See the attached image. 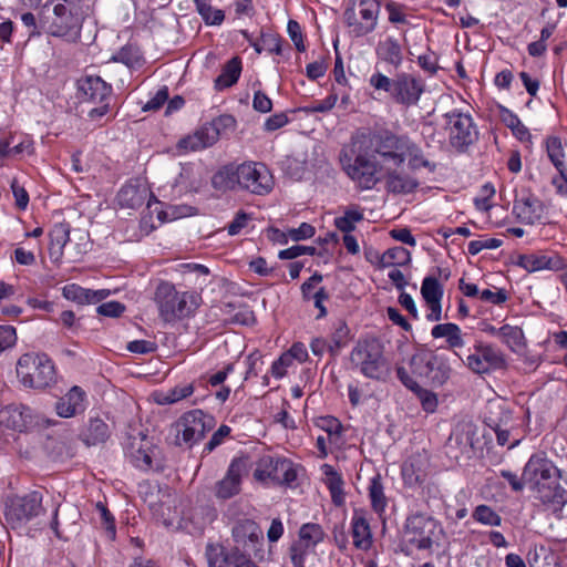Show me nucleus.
<instances>
[{
	"label": "nucleus",
	"mask_w": 567,
	"mask_h": 567,
	"mask_svg": "<svg viewBox=\"0 0 567 567\" xmlns=\"http://www.w3.org/2000/svg\"><path fill=\"white\" fill-rule=\"evenodd\" d=\"M357 144L362 151H371L383 163L402 165L406 159L412 169L426 167L434 171V165L424 158L422 150L408 136L395 135L389 131L373 132L362 128L357 132Z\"/></svg>",
	"instance_id": "f257e3e1"
},
{
	"label": "nucleus",
	"mask_w": 567,
	"mask_h": 567,
	"mask_svg": "<svg viewBox=\"0 0 567 567\" xmlns=\"http://www.w3.org/2000/svg\"><path fill=\"white\" fill-rule=\"evenodd\" d=\"M559 478L560 471L540 454L533 455L524 466V482L554 512L567 502V491L559 484Z\"/></svg>",
	"instance_id": "f03ea898"
},
{
	"label": "nucleus",
	"mask_w": 567,
	"mask_h": 567,
	"mask_svg": "<svg viewBox=\"0 0 567 567\" xmlns=\"http://www.w3.org/2000/svg\"><path fill=\"white\" fill-rule=\"evenodd\" d=\"M16 373L24 389L42 391L52 388L58 381L56 365L45 352H27L20 355Z\"/></svg>",
	"instance_id": "7ed1b4c3"
},
{
	"label": "nucleus",
	"mask_w": 567,
	"mask_h": 567,
	"mask_svg": "<svg viewBox=\"0 0 567 567\" xmlns=\"http://www.w3.org/2000/svg\"><path fill=\"white\" fill-rule=\"evenodd\" d=\"M52 11L47 32L58 38L76 39L80 37L84 12L82 0H50L42 7V12Z\"/></svg>",
	"instance_id": "20e7f679"
},
{
	"label": "nucleus",
	"mask_w": 567,
	"mask_h": 567,
	"mask_svg": "<svg viewBox=\"0 0 567 567\" xmlns=\"http://www.w3.org/2000/svg\"><path fill=\"white\" fill-rule=\"evenodd\" d=\"M198 295L194 291H178L169 281H161L154 293L159 317L165 322L188 317L197 307Z\"/></svg>",
	"instance_id": "39448f33"
},
{
	"label": "nucleus",
	"mask_w": 567,
	"mask_h": 567,
	"mask_svg": "<svg viewBox=\"0 0 567 567\" xmlns=\"http://www.w3.org/2000/svg\"><path fill=\"white\" fill-rule=\"evenodd\" d=\"M113 87L99 75H84L76 82V96L80 103L93 104L86 112L92 122H100L110 112Z\"/></svg>",
	"instance_id": "423d86ee"
},
{
	"label": "nucleus",
	"mask_w": 567,
	"mask_h": 567,
	"mask_svg": "<svg viewBox=\"0 0 567 567\" xmlns=\"http://www.w3.org/2000/svg\"><path fill=\"white\" fill-rule=\"evenodd\" d=\"M442 528L436 519L421 512L409 515L405 519L403 538L405 543L404 553L410 554L409 547L419 550L431 549Z\"/></svg>",
	"instance_id": "0eeeda50"
},
{
	"label": "nucleus",
	"mask_w": 567,
	"mask_h": 567,
	"mask_svg": "<svg viewBox=\"0 0 567 567\" xmlns=\"http://www.w3.org/2000/svg\"><path fill=\"white\" fill-rule=\"evenodd\" d=\"M300 465L284 456L264 455L254 471V477L260 483L270 480L274 484L295 487Z\"/></svg>",
	"instance_id": "6e6552de"
},
{
	"label": "nucleus",
	"mask_w": 567,
	"mask_h": 567,
	"mask_svg": "<svg viewBox=\"0 0 567 567\" xmlns=\"http://www.w3.org/2000/svg\"><path fill=\"white\" fill-rule=\"evenodd\" d=\"M216 424L215 417L200 409L187 411L176 422L179 445L193 447L198 444Z\"/></svg>",
	"instance_id": "1a4fd4ad"
},
{
	"label": "nucleus",
	"mask_w": 567,
	"mask_h": 567,
	"mask_svg": "<svg viewBox=\"0 0 567 567\" xmlns=\"http://www.w3.org/2000/svg\"><path fill=\"white\" fill-rule=\"evenodd\" d=\"M410 367L413 374L432 386H442L451 375L447 360L433 351L423 350L413 354Z\"/></svg>",
	"instance_id": "9d476101"
},
{
	"label": "nucleus",
	"mask_w": 567,
	"mask_h": 567,
	"mask_svg": "<svg viewBox=\"0 0 567 567\" xmlns=\"http://www.w3.org/2000/svg\"><path fill=\"white\" fill-rule=\"evenodd\" d=\"M42 493L32 491L24 496L9 498L6 503L4 518L12 527H20L22 524L38 517L43 513Z\"/></svg>",
	"instance_id": "9b49d317"
},
{
	"label": "nucleus",
	"mask_w": 567,
	"mask_h": 567,
	"mask_svg": "<svg viewBox=\"0 0 567 567\" xmlns=\"http://www.w3.org/2000/svg\"><path fill=\"white\" fill-rule=\"evenodd\" d=\"M360 357L361 372L367 378L380 380L388 372V363L383 357V346L377 338L363 339L357 349Z\"/></svg>",
	"instance_id": "f8f14e48"
},
{
	"label": "nucleus",
	"mask_w": 567,
	"mask_h": 567,
	"mask_svg": "<svg viewBox=\"0 0 567 567\" xmlns=\"http://www.w3.org/2000/svg\"><path fill=\"white\" fill-rule=\"evenodd\" d=\"M235 124L233 115H221L213 123L205 124L189 134L181 138L177 143V148L182 153L196 152L214 145L219 137V126H228Z\"/></svg>",
	"instance_id": "ddd939ff"
},
{
	"label": "nucleus",
	"mask_w": 567,
	"mask_h": 567,
	"mask_svg": "<svg viewBox=\"0 0 567 567\" xmlns=\"http://www.w3.org/2000/svg\"><path fill=\"white\" fill-rule=\"evenodd\" d=\"M239 188L256 195H267L272 190L274 178L269 168L259 162H245L238 165Z\"/></svg>",
	"instance_id": "4468645a"
},
{
	"label": "nucleus",
	"mask_w": 567,
	"mask_h": 567,
	"mask_svg": "<svg viewBox=\"0 0 567 567\" xmlns=\"http://www.w3.org/2000/svg\"><path fill=\"white\" fill-rule=\"evenodd\" d=\"M248 472L247 457H234L224 477L216 482L214 495L217 499L226 501L235 497L241 492L243 477Z\"/></svg>",
	"instance_id": "2eb2a0df"
},
{
	"label": "nucleus",
	"mask_w": 567,
	"mask_h": 567,
	"mask_svg": "<svg viewBox=\"0 0 567 567\" xmlns=\"http://www.w3.org/2000/svg\"><path fill=\"white\" fill-rule=\"evenodd\" d=\"M450 143L457 150H464L477 138V131L470 115L453 111L445 114Z\"/></svg>",
	"instance_id": "dca6fc26"
},
{
	"label": "nucleus",
	"mask_w": 567,
	"mask_h": 567,
	"mask_svg": "<svg viewBox=\"0 0 567 567\" xmlns=\"http://www.w3.org/2000/svg\"><path fill=\"white\" fill-rule=\"evenodd\" d=\"M231 537L236 544L252 549L255 557H262L264 533L254 519L240 518L236 520L231 527Z\"/></svg>",
	"instance_id": "f3484780"
},
{
	"label": "nucleus",
	"mask_w": 567,
	"mask_h": 567,
	"mask_svg": "<svg viewBox=\"0 0 567 567\" xmlns=\"http://www.w3.org/2000/svg\"><path fill=\"white\" fill-rule=\"evenodd\" d=\"M0 426L17 433H28L34 426L32 409L24 404H8L0 409Z\"/></svg>",
	"instance_id": "a211bd4d"
},
{
	"label": "nucleus",
	"mask_w": 567,
	"mask_h": 567,
	"mask_svg": "<svg viewBox=\"0 0 567 567\" xmlns=\"http://www.w3.org/2000/svg\"><path fill=\"white\" fill-rule=\"evenodd\" d=\"M467 367L477 374L503 369L506 365L504 354L492 346H477L466 359Z\"/></svg>",
	"instance_id": "6ab92c4d"
},
{
	"label": "nucleus",
	"mask_w": 567,
	"mask_h": 567,
	"mask_svg": "<svg viewBox=\"0 0 567 567\" xmlns=\"http://www.w3.org/2000/svg\"><path fill=\"white\" fill-rule=\"evenodd\" d=\"M357 154V187L371 189L381 179L382 166L375 153L362 151Z\"/></svg>",
	"instance_id": "aec40b11"
},
{
	"label": "nucleus",
	"mask_w": 567,
	"mask_h": 567,
	"mask_svg": "<svg viewBox=\"0 0 567 567\" xmlns=\"http://www.w3.org/2000/svg\"><path fill=\"white\" fill-rule=\"evenodd\" d=\"M152 447L153 443L147 435L140 433L138 436L131 439L125 449V455L134 467L148 471L153 464Z\"/></svg>",
	"instance_id": "412c9836"
},
{
	"label": "nucleus",
	"mask_w": 567,
	"mask_h": 567,
	"mask_svg": "<svg viewBox=\"0 0 567 567\" xmlns=\"http://www.w3.org/2000/svg\"><path fill=\"white\" fill-rule=\"evenodd\" d=\"M85 391L79 385H73L63 396L59 398L55 402V413L63 419L73 417L85 411Z\"/></svg>",
	"instance_id": "4be33fe9"
},
{
	"label": "nucleus",
	"mask_w": 567,
	"mask_h": 567,
	"mask_svg": "<svg viewBox=\"0 0 567 567\" xmlns=\"http://www.w3.org/2000/svg\"><path fill=\"white\" fill-rule=\"evenodd\" d=\"M422 89L416 80L408 74L398 75L393 80L392 96L402 104H414L420 99Z\"/></svg>",
	"instance_id": "5701e85b"
},
{
	"label": "nucleus",
	"mask_w": 567,
	"mask_h": 567,
	"mask_svg": "<svg viewBox=\"0 0 567 567\" xmlns=\"http://www.w3.org/2000/svg\"><path fill=\"white\" fill-rule=\"evenodd\" d=\"M176 271L183 276V285L190 289L203 290L209 284V269L200 264L184 262L176 266Z\"/></svg>",
	"instance_id": "b1692460"
},
{
	"label": "nucleus",
	"mask_w": 567,
	"mask_h": 567,
	"mask_svg": "<svg viewBox=\"0 0 567 567\" xmlns=\"http://www.w3.org/2000/svg\"><path fill=\"white\" fill-rule=\"evenodd\" d=\"M513 212L519 221L533 225L539 221L544 215V204L535 196H527L515 200Z\"/></svg>",
	"instance_id": "393cba45"
},
{
	"label": "nucleus",
	"mask_w": 567,
	"mask_h": 567,
	"mask_svg": "<svg viewBox=\"0 0 567 567\" xmlns=\"http://www.w3.org/2000/svg\"><path fill=\"white\" fill-rule=\"evenodd\" d=\"M313 424L328 434L330 445L341 449L346 444L344 432L347 427L339 419L332 415H321L313 419Z\"/></svg>",
	"instance_id": "a878e982"
},
{
	"label": "nucleus",
	"mask_w": 567,
	"mask_h": 567,
	"mask_svg": "<svg viewBox=\"0 0 567 567\" xmlns=\"http://www.w3.org/2000/svg\"><path fill=\"white\" fill-rule=\"evenodd\" d=\"M243 71V61L239 56L228 60L221 68L220 74L214 80V89L221 92L235 85Z\"/></svg>",
	"instance_id": "bb28decb"
},
{
	"label": "nucleus",
	"mask_w": 567,
	"mask_h": 567,
	"mask_svg": "<svg viewBox=\"0 0 567 567\" xmlns=\"http://www.w3.org/2000/svg\"><path fill=\"white\" fill-rule=\"evenodd\" d=\"M112 62L122 63L131 70H140L145 64V58L137 44L126 43L110 59Z\"/></svg>",
	"instance_id": "cd10ccee"
},
{
	"label": "nucleus",
	"mask_w": 567,
	"mask_h": 567,
	"mask_svg": "<svg viewBox=\"0 0 567 567\" xmlns=\"http://www.w3.org/2000/svg\"><path fill=\"white\" fill-rule=\"evenodd\" d=\"M361 21L357 23V35H363L374 30L380 11L377 0H360Z\"/></svg>",
	"instance_id": "c85d7f7f"
},
{
	"label": "nucleus",
	"mask_w": 567,
	"mask_h": 567,
	"mask_svg": "<svg viewBox=\"0 0 567 567\" xmlns=\"http://www.w3.org/2000/svg\"><path fill=\"white\" fill-rule=\"evenodd\" d=\"M105 290H91L72 284L63 288V296L81 305L95 303L106 297Z\"/></svg>",
	"instance_id": "c756f323"
},
{
	"label": "nucleus",
	"mask_w": 567,
	"mask_h": 567,
	"mask_svg": "<svg viewBox=\"0 0 567 567\" xmlns=\"http://www.w3.org/2000/svg\"><path fill=\"white\" fill-rule=\"evenodd\" d=\"M324 474V484L327 485L332 503L336 506H341L344 503L343 480L341 475L334 470L332 465H322Z\"/></svg>",
	"instance_id": "7c9ffc66"
},
{
	"label": "nucleus",
	"mask_w": 567,
	"mask_h": 567,
	"mask_svg": "<svg viewBox=\"0 0 567 567\" xmlns=\"http://www.w3.org/2000/svg\"><path fill=\"white\" fill-rule=\"evenodd\" d=\"M82 441L87 446H94L106 442L110 437L109 425L101 419H90L86 429L81 434Z\"/></svg>",
	"instance_id": "2f4dec72"
},
{
	"label": "nucleus",
	"mask_w": 567,
	"mask_h": 567,
	"mask_svg": "<svg viewBox=\"0 0 567 567\" xmlns=\"http://www.w3.org/2000/svg\"><path fill=\"white\" fill-rule=\"evenodd\" d=\"M419 183L416 179L398 171H389L385 179L386 190L393 194L412 193Z\"/></svg>",
	"instance_id": "473e14b6"
},
{
	"label": "nucleus",
	"mask_w": 567,
	"mask_h": 567,
	"mask_svg": "<svg viewBox=\"0 0 567 567\" xmlns=\"http://www.w3.org/2000/svg\"><path fill=\"white\" fill-rule=\"evenodd\" d=\"M118 196L121 202L130 208L141 207L146 198H148L147 206H150L151 199L155 198L152 192L133 185L122 187Z\"/></svg>",
	"instance_id": "72a5a7b5"
},
{
	"label": "nucleus",
	"mask_w": 567,
	"mask_h": 567,
	"mask_svg": "<svg viewBox=\"0 0 567 567\" xmlns=\"http://www.w3.org/2000/svg\"><path fill=\"white\" fill-rule=\"evenodd\" d=\"M212 184L217 190H234L239 188L238 166H224L212 178Z\"/></svg>",
	"instance_id": "f704fd0d"
},
{
	"label": "nucleus",
	"mask_w": 567,
	"mask_h": 567,
	"mask_svg": "<svg viewBox=\"0 0 567 567\" xmlns=\"http://www.w3.org/2000/svg\"><path fill=\"white\" fill-rule=\"evenodd\" d=\"M374 257L381 268L405 266L411 261L410 251L401 246L388 249L382 256L375 252Z\"/></svg>",
	"instance_id": "c9c22d12"
},
{
	"label": "nucleus",
	"mask_w": 567,
	"mask_h": 567,
	"mask_svg": "<svg viewBox=\"0 0 567 567\" xmlns=\"http://www.w3.org/2000/svg\"><path fill=\"white\" fill-rule=\"evenodd\" d=\"M334 226L344 234L343 244L348 252L354 255V236L350 234L354 229V208H349L343 216L336 217Z\"/></svg>",
	"instance_id": "e433bc0d"
},
{
	"label": "nucleus",
	"mask_w": 567,
	"mask_h": 567,
	"mask_svg": "<svg viewBox=\"0 0 567 567\" xmlns=\"http://www.w3.org/2000/svg\"><path fill=\"white\" fill-rule=\"evenodd\" d=\"M195 4L197 13L206 25H220L225 21V12L215 9L212 0H192Z\"/></svg>",
	"instance_id": "4c0bfd02"
},
{
	"label": "nucleus",
	"mask_w": 567,
	"mask_h": 567,
	"mask_svg": "<svg viewBox=\"0 0 567 567\" xmlns=\"http://www.w3.org/2000/svg\"><path fill=\"white\" fill-rule=\"evenodd\" d=\"M260 53L266 51L269 54L282 55L284 54V38L276 31L270 29L261 30L259 35Z\"/></svg>",
	"instance_id": "58836bf2"
},
{
	"label": "nucleus",
	"mask_w": 567,
	"mask_h": 567,
	"mask_svg": "<svg viewBox=\"0 0 567 567\" xmlns=\"http://www.w3.org/2000/svg\"><path fill=\"white\" fill-rule=\"evenodd\" d=\"M289 554L293 567H307L309 559L317 555L316 547L297 540L291 544Z\"/></svg>",
	"instance_id": "ea45409f"
},
{
	"label": "nucleus",
	"mask_w": 567,
	"mask_h": 567,
	"mask_svg": "<svg viewBox=\"0 0 567 567\" xmlns=\"http://www.w3.org/2000/svg\"><path fill=\"white\" fill-rule=\"evenodd\" d=\"M497 336L513 351H517L525 346L524 333L519 327L504 324L503 327L498 328Z\"/></svg>",
	"instance_id": "a19ab883"
},
{
	"label": "nucleus",
	"mask_w": 567,
	"mask_h": 567,
	"mask_svg": "<svg viewBox=\"0 0 567 567\" xmlns=\"http://www.w3.org/2000/svg\"><path fill=\"white\" fill-rule=\"evenodd\" d=\"M324 536L326 534L321 525L317 523H306L301 525L299 529L297 542L317 547L323 542Z\"/></svg>",
	"instance_id": "79ce46f5"
},
{
	"label": "nucleus",
	"mask_w": 567,
	"mask_h": 567,
	"mask_svg": "<svg viewBox=\"0 0 567 567\" xmlns=\"http://www.w3.org/2000/svg\"><path fill=\"white\" fill-rule=\"evenodd\" d=\"M350 340V329L343 320H338L333 324L329 349L332 355L339 354Z\"/></svg>",
	"instance_id": "37998d69"
},
{
	"label": "nucleus",
	"mask_w": 567,
	"mask_h": 567,
	"mask_svg": "<svg viewBox=\"0 0 567 567\" xmlns=\"http://www.w3.org/2000/svg\"><path fill=\"white\" fill-rule=\"evenodd\" d=\"M546 146L549 159L555 165L560 176L567 182L566 167L563 162L564 151L560 138L556 136L548 137Z\"/></svg>",
	"instance_id": "c03bdc74"
},
{
	"label": "nucleus",
	"mask_w": 567,
	"mask_h": 567,
	"mask_svg": "<svg viewBox=\"0 0 567 567\" xmlns=\"http://www.w3.org/2000/svg\"><path fill=\"white\" fill-rule=\"evenodd\" d=\"M208 567H227L231 564V553H227L221 545L208 544L206 547Z\"/></svg>",
	"instance_id": "a18cd8bd"
},
{
	"label": "nucleus",
	"mask_w": 567,
	"mask_h": 567,
	"mask_svg": "<svg viewBox=\"0 0 567 567\" xmlns=\"http://www.w3.org/2000/svg\"><path fill=\"white\" fill-rule=\"evenodd\" d=\"M339 163L349 176L350 179L354 181V135L351 134L349 142L346 143L339 154Z\"/></svg>",
	"instance_id": "49530a36"
},
{
	"label": "nucleus",
	"mask_w": 567,
	"mask_h": 567,
	"mask_svg": "<svg viewBox=\"0 0 567 567\" xmlns=\"http://www.w3.org/2000/svg\"><path fill=\"white\" fill-rule=\"evenodd\" d=\"M378 54L386 62L398 66L402 61V52L400 44L393 40L388 39L381 42L378 48Z\"/></svg>",
	"instance_id": "de8ad7c7"
},
{
	"label": "nucleus",
	"mask_w": 567,
	"mask_h": 567,
	"mask_svg": "<svg viewBox=\"0 0 567 567\" xmlns=\"http://www.w3.org/2000/svg\"><path fill=\"white\" fill-rule=\"evenodd\" d=\"M193 393L194 385L192 383L177 384L163 394L157 402L159 404H173L190 396Z\"/></svg>",
	"instance_id": "09e8293b"
},
{
	"label": "nucleus",
	"mask_w": 567,
	"mask_h": 567,
	"mask_svg": "<svg viewBox=\"0 0 567 567\" xmlns=\"http://www.w3.org/2000/svg\"><path fill=\"white\" fill-rule=\"evenodd\" d=\"M421 295L426 303L441 301L443 287L435 277H425L421 286Z\"/></svg>",
	"instance_id": "8fccbe9b"
},
{
	"label": "nucleus",
	"mask_w": 567,
	"mask_h": 567,
	"mask_svg": "<svg viewBox=\"0 0 567 567\" xmlns=\"http://www.w3.org/2000/svg\"><path fill=\"white\" fill-rule=\"evenodd\" d=\"M51 247H58L62 250L70 240V224L56 223L49 233Z\"/></svg>",
	"instance_id": "3c124183"
},
{
	"label": "nucleus",
	"mask_w": 567,
	"mask_h": 567,
	"mask_svg": "<svg viewBox=\"0 0 567 567\" xmlns=\"http://www.w3.org/2000/svg\"><path fill=\"white\" fill-rule=\"evenodd\" d=\"M369 496L373 509L377 512H382L386 505V499L383 493L380 475H377L371 480L369 485Z\"/></svg>",
	"instance_id": "603ef678"
},
{
	"label": "nucleus",
	"mask_w": 567,
	"mask_h": 567,
	"mask_svg": "<svg viewBox=\"0 0 567 567\" xmlns=\"http://www.w3.org/2000/svg\"><path fill=\"white\" fill-rule=\"evenodd\" d=\"M473 518L482 524L499 526L502 518L487 505H478L473 512Z\"/></svg>",
	"instance_id": "864d4df0"
},
{
	"label": "nucleus",
	"mask_w": 567,
	"mask_h": 567,
	"mask_svg": "<svg viewBox=\"0 0 567 567\" xmlns=\"http://www.w3.org/2000/svg\"><path fill=\"white\" fill-rule=\"evenodd\" d=\"M96 509L100 513L101 516V524L103 528L105 529L107 537L111 540H114L116 537V524H115V517L110 512V509L104 505L103 503L99 502L96 504Z\"/></svg>",
	"instance_id": "5fc2aeb1"
},
{
	"label": "nucleus",
	"mask_w": 567,
	"mask_h": 567,
	"mask_svg": "<svg viewBox=\"0 0 567 567\" xmlns=\"http://www.w3.org/2000/svg\"><path fill=\"white\" fill-rule=\"evenodd\" d=\"M339 92L333 87L332 92L321 101H315L310 106L305 107L307 113H324L330 111L338 102Z\"/></svg>",
	"instance_id": "6e6d98bb"
},
{
	"label": "nucleus",
	"mask_w": 567,
	"mask_h": 567,
	"mask_svg": "<svg viewBox=\"0 0 567 567\" xmlns=\"http://www.w3.org/2000/svg\"><path fill=\"white\" fill-rule=\"evenodd\" d=\"M246 372H245V380H248L250 378H256L259 375V373L262 371V355L259 351H254L249 353L246 358Z\"/></svg>",
	"instance_id": "4d7b16f0"
},
{
	"label": "nucleus",
	"mask_w": 567,
	"mask_h": 567,
	"mask_svg": "<svg viewBox=\"0 0 567 567\" xmlns=\"http://www.w3.org/2000/svg\"><path fill=\"white\" fill-rule=\"evenodd\" d=\"M287 32L298 52L306 51L305 35L300 23L290 19L287 23Z\"/></svg>",
	"instance_id": "13d9d810"
},
{
	"label": "nucleus",
	"mask_w": 567,
	"mask_h": 567,
	"mask_svg": "<svg viewBox=\"0 0 567 567\" xmlns=\"http://www.w3.org/2000/svg\"><path fill=\"white\" fill-rule=\"evenodd\" d=\"M503 121L519 140L523 141L529 136L528 130L522 124L515 114L506 111L503 115Z\"/></svg>",
	"instance_id": "bf43d9fd"
},
{
	"label": "nucleus",
	"mask_w": 567,
	"mask_h": 567,
	"mask_svg": "<svg viewBox=\"0 0 567 567\" xmlns=\"http://www.w3.org/2000/svg\"><path fill=\"white\" fill-rule=\"evenodd\" d=\"M125 309H126V307L124 303H122L120 301L112 300V301L101 303L96 308V311L99 315H101L103 317L118 318L123 315Z\"/></svg>",
	"instance_id": "052dcab7"
},
{
	"label": "nucleus",
	"mask_w": 567,
	"mask_h": 567,
	"mask_svg": "<svg viewBox=\"0 0 567 567\" xmlns=\"http://www.w3.org/2000/svg\"><path fill=\"white\" fill-rule=\"evenodd\" d=\"M323 277L319 272H315L310 278H308L300 287L302 300L305 302H310L312 296L318 290V285L321 284Z\"/></svg>",
	"instance_id": "680f3d73"
},
{
	"label": "nucleus",
	"mask_w": 567,
	"mask_h": 567,
	"mask_svg": "<svg viewBox=\"0 0 567 567\" xmlns=\"http://www.w3.org/2000/svg\"><path fill=\"white\" fill-rule=\"evenodd\" d=\"M413 392L416 394L417 399L420 400L424 411L434 412V410L437 406V398L433 392H431L426 389H423L420 385H417V388H415L413 390Z\"/></svg>",
	"instance_id": "e2e57ef3"
},
{
	"label": "nucleus",
	"mask_w": 567,
	"mask_h": 567,
	"mask_svg": "<svg viewBox=\"0 0 567 567\" xmlns=\"http://www.w3.org/2000/svg\"><path fill=\"white\" fill-rule=\"evenodd\" d=\"M231 430L228 425H220L217 431L213 433L209 441L205 444L203 452L204 453H210L213 452L217 446H219L224 440L229 436Z\"/></svg>",
	"instance_id": "0e129e2a"
},
{
	"label": "nucleus",
	"mask_w": 567,
	"mask_h": 567,
	"mask_svg": "<svg viewBox=\"0 0 567 567\" xmlns=\"http://www.w3.org/2000/svg\"><path fill=\"white\" fill-rule=\"evenodd\" d=\"M372 544L369 526L362 518H357V548L368 549Z\"/></svg>",
	"instance_id": "69168bd1"
},
{
	"label": "nucleus",
	"mask_w": 567,
	"mask_h": 567,
	"mask_svg": "<svg viewBox=\"0 0 567 567\" xmlns=\"http://www.w3.org/2000/svg\"><path fill=\"white\" fill-rule=\"evenodd\" d=\"M293 364L292 360L289 355L284 352L277 360H275L270 368V373L276 379H282L290 368Z\"/></svg>",
	"instance_id": "338daca9"
},
{
	"label": "nucleus",
	"mask_w": 567,
	"mask_h": 567,
	"mask_svg": "<svg viewBox=\"0 0 567 567\" xmlns=\"http://www.w3.org/2000/svg\"><path fill=\"white\" fill-rule=\"evenodd\" d=\"M168 87L166 85H163L157 90L154 96H152L143 106V111L148 112L159 110L168 100Z\"/></svg>",
	"instance_id": "774afa93"
}]
</instances>
